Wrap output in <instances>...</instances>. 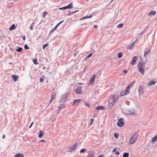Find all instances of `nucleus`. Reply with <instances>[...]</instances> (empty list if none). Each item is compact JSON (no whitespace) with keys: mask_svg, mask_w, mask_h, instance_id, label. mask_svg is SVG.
I'll return each instance as SVG.
<instances>
[{"mask_svg":"<svg viewBox=\"0 0 157 157\" xmlns=\"http://www.w3.org/2000/svg\"><path fill=\"white\" fill-rule=\"evenodd\" d=\"M63 21H61L60 22H59V23L57 25H56V26H59V25L60 24H61L62 22H63Z\"/></svg>","mask_w":157,"mask_h":157,"instance_id":"47","label":"nucleus"},{"mask_svg":"<svg viewBox=\"0 0 157 157\" xmlns=\"http://www.w3.org/2000/svg\"><path fill=\"white\" fill-rule=\"evenodd\" d=\"M142 36V33H140V34H138L136 36V38L137 39L136 40H137L138 39H139L140 37Z\"/></svg>","mask_w":157,"mask_h":157,"instance_id":"29","label":"nucleus"},{"mask_svg":"<svg viewBox=\"0 0 157 157\" xmlns=\"http://www.w3.org/2000/svg\"><path fill=\"white\" fill-rule=\"evenodd\" d=\"M124 113L127 115H135L136 111L134 109H132L130 110H125L124 111Z\"/></svg>","mask_w":157,"mask_h":157,"instance_id":"4","label":"nucleus"},{"mask_svg":"<svg viewBox=\"0 0 157 157\" xmlns=\"http://www.w3.org/2000/svg\"><path fill=\"white\" fill-rule=\"evenodd\" d=\"M47 13V12H44L43 13V18H44L45 17V16Z\"/></svg>","mask_w":157,"mask_h":157,"instance_id":"37","label":"nucleus"},{"mask_svg":"<svg viewBox=\"0 0 157 157\" xmlns=\"http://www.w3.org/2000/svg\"><path fill=\"white\" fill-rule=\"evenodd\" d=\"M96 76V75H94V76L92 78H91V79L90 80L89 83H88L89 85H91L94 83L95 78Z\"/></svg>","mask_w":157,"mask_h":157,"instance_id":"11","label":"nucleus"},{"mask_svg":"<svg viewBox=\"0 0 157 157\" xmlns=\"http://www.w3.org/2000/svg\"><path fill=\"white\" fill-rule=\"evenodd\" d=\"M43 136L42 133V130H40L39 132V137L40 138H41Z\"/></svg>","mask_w":157,"mask_h":157,"instance_id":"26","label":"nucleus"},{"mask_svg":"<svg viewBox=\"0 0 157 157\" xmlns=\"http://www.w3.org/2000/svg\"><path fill=\"white\" fill-rule=\"evenodd\" d=\"M119 96L117 95H113L110 97L109 100L108 107L110 109L114 105V103L116 102L118 100Z\"/></svg>","mask_w":157,"mask_h":157,"instance_id":"1","label":"nucleus"},{"mask_svg":"<svg viewBox=\"0 0 157 157\" xmlns=\"http://www.w3.org/2000/svg\"><path fill=\"white\" fill-rule=\"evenodd\" d=\"M63 21H61L60 22H59V23L57 25H56V26H59V25L60 24H61L62 22H63Z\"/></svg>","mask_w":157,"mask_h":157,"instance_id":"44","label":"nucleus"},{"mask_svg":"<svg viewBox=\"0 0 157 157\" xmlns=\"http://www.w3.org/2000/svg\"><path fill=\"white\" fill-rule=\"evenodd\" d=\"M123 25L122 23L120 24L117 26V27L118 28H121L123 26Z\"/></svg>","mask_w":157,"mask_h":157,"instance_id":"35","label":"nucleus"},{"mask_svg":"<svg viewBox=\"0 0 157 157\" xmlns=\"http://www.w3.org/2000/svg\"><path fill=\"white\" fill-rule=\"evenodd\" d=\"M68 5L65 6V7L66 8V9H69V7H68Z\"/></svg>","mask_w":157,"mask_h":157,"instance_id":"58","label":"nucleus"},{"mask_svg":"<svg viewBox=\"0 0 157 157\" xmlns=\"http://www.w3.org/2000/svg\"><path fill=\"white\" fill-rule=\"evenodd\" d=\"M89 157H94V156L93 155H90L89 156Z\"/></svg>","mask_w":157,"mask_h":157,"instance_id":"61","label":"nucleus"},{"mask_svg":"<svg viewBox=\"0 0 157 157\" xmlns=\"http://www.w3.org/2000/svg\"><path fill=\"white\" fill-rule=\"evenodd\" d=\"M34 24V23H32L30 27V29L31 30H33V26Z\"/></svg>","mask_w":157,"mask_h":157,"instance_id":"36","label":"nucleus"},{"mask_svg":"<svg viewBox=\"0 0 157 157\" xmlns=\"http://www.w3.org/2000/svg\"><path fill=\"white\" fill-rule=\"evenodd\" d=\"M71 150H75L76 149V145H72L71 147Z\"/></svg>","mask_w":157,"mask_h":157,"instance_id":"25","label":"nucleus"},{"mask_svg":"<svg viewBox=\"0 0 157 157\" xmlns=\"http://www.w3.org/2000/svg\"><path fill=\"white\" fill-rule=\"evenodd\" d=\"M40 142H45V141L44 140H40Z\"/></svg>","mask_w":157,"mask_h":157,"instance_id":"60","label":"nucleus"},{"mask_svg":"<svg viewBox=\"0 0 157 157\" xmlns=\"http://www.w3.org/2000/svg\"><path fill=\"white\" fill-rule=\"evenodd\" d=\"M123 56V53L120 52L118 53V57L119 58H120L122 57Z\"/></svg>","mask_w":157,"mask_h":157,"instance_id":"32","label":"nucleus"},{"mask_svg":"<svg viewBox=\"0 0 157 157\" xmlns=\"http://www.w3.org/2000/svg\"><path fill=\"white\" fill-rule=\"evenodd\" d=\"M145 63L144 62H139L138 65V70L140 73L143 75L144 74Z\"/></svg>","mask_w":157,"mask_h":157,"instance_id":"2","label":"nucleus"},{"mask_svg":"<svg viewBox=\"0 0 157 157\" xmlns=\"http://www.w3.org/2000/svg\"><path fill=\"white\" fill-rule=\"evenodd\" d=\"M65 107V105L64 104H62L60 105L58 107V109L56 111V113L57 114H59V111L61 110Z\"/></svg>","mask_w":157,"mask_h":157,"instance_id":"9","label":"nucleus"},{"mask_svg":"<svg viewBox=\"0 0 157 157\" xmlns=\"http://www.w3.org/2000/svg\"><path fill=\"white\" fill-rule=\"evenodd\" d=\"M85 104L86 106L88 107H90L89 104L88 102H85Z\"/></svg>","mask_w":157,"mask_h":157,"instance_id":"41","label":"nucleus"},{"mask_svg":"<svg viewBox=\"0 0 157 157\" xmlns=\"http://www.w3.org/2000/svg\"><path fill=\"white\" fill-rule=\"evenodd\" d=\"M151 49H149V50H146L144 51V57H146L147 55L150 52Z\"/></svg>","mask_w":157,"mask_h":157,"instance_id":"14","label":"nucleus"},{"mask_svg":"<svg viewBox=\"0 0 157 157\" xmlns=\"http://www.w3.org/2000/svg\"><path fill=\"white\" fill-rule=\"evenodd\" d=\"M126 20H128V18H126Z\"/></svg>","mask_w":157,"mask_h":157,"instance_id":"64","label":"nucleus"},{"mask_svg":"<svg viewBox=\"0 0 157 157\" xmlns=\"http://www.w3.org/2000/svg\"><path fill=\"white\" fill-rule=\"evenodd\" d=\"M157 140V137L156 136H155L152 139L151 142H154L156 141Z\"/></svg>","mask_w":157,"mask_h":157,"instance_id":"23","label":"nucleus"},{"mask_svg":"<svg viewBox=\"0 0 157 157\" xmlns=\"http://www.w3.org/2000/svg\"><path fill=\"white\" fill-rule=\"evenodd\" d=\"M115 152V154L116 155H119V151H116Z\"/></svg>","mask_w":157,"mask_h":157,"instance_id":"48","label":"nucleus"},{"mask_svg":"<svg viewBox=\"0 0 157 157\" xmlns=\"http://www.w3.org/2000/svg\"><path fill=\"white\" fill-rule=\"evenodd\" d=\"M33 123V122H32L31 123V124L29 126V128H31L32 127V126Z\"/></svg>","mask_w":157,"mask_h":157,"instance_id":"50","label":"nucleus"},{"mask_svg":"<svg viewBox=\"0 0 157 157\" xmlns=\"http://www.w3.org/2000/svg\"><path fill=\"white\" fill-rule=\"evenodd\" d=\"M58 26H56V25L54 28L50 32V33L49 34V35H50L54 31L56 30V28Z\"/></svg>","mask_w":157,"mask_h":157,"instance_id":"30","label":"nucleus"},{"mask_svg":"<svg viewBox=\"0 0 157 157\" xmlns=\"http://www.w3.org/2000/svg\"><path fill=\"white\" fill-rule=\"evenodd\" d=\"M98 27V26L97 25H94V27L96 28H97Z\"/></svg>","mask_w":157,"mask_h":157,"instance_id":"56","label":"nucleus"},{"mask_svg":"<svg viewBox=\"0 0 157 157\" xmlns=\"http://www.w3.org/2000/svg\"><path fill=\"white\" fill-rule=\"evenodd\" d=\"M144 87L142 85H140L139 86L138 90V92L139 96L142 95L144 93Z\"/></svg>","mask_w":157,"mask_h":157,"instance_id":"8","label":"nucleus"},{"mask_svg":"<svg viewBox=\"0 0 157 157\" xmlns=\"http://www.w3.org/2000/svg\"><path fill=\"white\" fill-rule=\"evenodd\" d=\"M11 77L13 78V80L14 82H16L18 78V76L14 75H12Z\"/></svg>","mask_w":157,"mask_h":157,"instance_id":"19","label":"nucleus"},{"mask_svg":"<svg viewBox=\"0 0 157 157\" xmlns=\"http://www.w3.org/2000/svg\"><path fill=\"white\" fill-rule=\"evenodd\" d=\"M116 150H117V149L116 148H114L113 149V152H116Z\"/></svg>","mask_w":157,"mask_h":157,"instance_id":"51","label":"nucleus"},{"mask_svg":"<svg viewBox=\"0 0 157 157\" xmlns=\"http://www.w3.org/2000/svg\"><path fill=\"white\" fill-rule=\"evenodd\" d=\"M24 155L22 154L18 153L14 155V157H24Z\"/></svg>","mask_w":157,"mask_h":157,"instance_id":"16","label":"nucleus"},{"mask_svg":"<svg viewBox=\"0 0 157 157\" xmlns=\"http://www.w3.org/2000/svg\"><path fill=\"white\" fill-rule=\"evenodd\" d=\"M78 11H79L78 10H76V11H73V12H72V13H76V12H78Z\"/></svg>","mask_w":157,"mask_h":157,"instance_id":"52","label":"nucleus"},{"mask_svg":"<svg viewBox=\"0 0 157 157\" xmlns=\"http://www.w3.org/2000/svg\"><path fill=\"white\" fill-rule=\"evenodd\" d=\"M137 41V40L135 41L132 44H129L127 47V48L129 49H132L134 48L135 46V43Z\"/></svg>","mask_w":157,"mask_h":157,"instance_id":"12","label":"nucleus"},{"mask_svg":"<svg viewBox=\"0 0 157 157\" xmlns=\"http://www.w3.org/2000/svg\"><path fill=\"white\" fill-rule=\"evenodd\" d=\"M23 40H25V36H24L23 38Z\"/></svg>","mask_w":157,"mask_h":157,"instance_id":"57","label":"nucleus"},{"mask_svg":"<svg viewBox=\"0 0 157 157\" xmlns=\"http://www.w3.org/2000/svg\"><path fill=\"white\" fill-rule=\"evenodd\" d=\"M114 136L116 139H117L119 137V135L117 133H115L114 134Z\"/></svg>","mask_w":157,"mask_h":157,"instance_id":"34","label":"nucleus"},{"mask_svg":"<svg viewBox=\"0 0 157 157\" xmlns=\"http://www.w3.org/2000/svg\"><path fill=\"white\" fill-rule=\"evenodd\" d=\"M156 13V12L155 11L152 10L150 11L148 15V16H149L150 15H154Z\"/></svg>","mask_w":157,"mask_h":157,"instance_id":"20","label":"nucleus"},{"mask_svg":"<svg viewBox=\"0 0 157 157\" xmlns=\"http://www.w3.org/2000/svg\"><path fill=\"white\" fill-rule=\"evenodd\" d=\"M93 16V15H90L89 16H86V17H82V18L81 19H80V20H81L82 19H87V18H91Z\"/></svg>","mask_w":157,"mask_h":157,"instance_id":"22","label":"nucleus"},{"mask_svg":"<svg viewBox=\"0 0 157 157\" xmlns=\"http://www.w3.org/2000/svg\"><path fill=\"white\" fill-rule=\"evenodd\" d=\"M89 58V57L88 56H86L85 58V59H87V58Z\"/></svg>","mask_w":157,"mask_h":157,"instance_id":"62","label":"nucleus"},{"mask_svg":"<svg viewBox=\"0 0 157 157\" xmlns=\"http://www.w3.org/2000/svg\"><path fill=\"white\" fill-rule=\"evenodd\" d=\"M89 58V57L88 56H86L85 58V59H87V58Z\"/></svg>","mask_w":157,"mask_h":157,"instance_id":"63","label":"nucleus"},{"mask_svg":"<svg viewBox=\"0 0 157 157\" xmlns=\"http://www.w3.org/2000/svg\"><path fill=\"white\" fill-rule=\"evenodd\" d=\"M156 83V82L154 80H151L149 82L148 84V86H151L154 85Z\"/></svg>","mask_w":157,"mask_h":157,"instance_id":"15","label":"nucleus"},{"mask_svg":"<svg viewBox=\"0 0 157 157\" xmlns=\"http://www.w3.org/2000/svg\"><path fill=\"white\" fill-rule=\"evenodd\" d=\"M15 28V25L14 24L12 25L11 26L9 30L10 31H12Z\"/></svg>","mask_w":157,"mask_h":157,"instance_id":"24","label":"nucleus"},{"mask_svg":"<svg viewBox=\"0 0 157 157\" xmlns=\"http://www.w3.org/2000/svg\"><path fill=\"white\" fill-rule=\"evenodd\" d=\"M43 80H43V79L42 78H40V82H42L43 81Z\"/></svg>","mask_w":157,"mask_h":157,"instance_id":"49","label":"nucleus"},{"mask_svg":"<svg viewBox=\"0 0 157 157\" xmlns=\"http://www.w3.org/2000/svg\"><path fill=\"white\" fill-rule=\"evenodd\" d=\"M130 90L128 88H127L125 90L121 92L120 93V96H122L126 95H127L129 94V93Z\"/></svg>","mask_w":157,"mask_h":157,"instance_id":"6","label":"nucleus"},{"mask_svg":"<svg viewBox=\"0 0 157 157\" xmlns=\"http://www.w3.org/2000/svg\"><path fill=\"white\" fill-rule=\"evenodd\" d=\"M82 88L81 86H79L78 87L76 90L75 92L78 94H82Z\"/></svg>","mask_w":157,"mask_h":157,"instance_id":"10","label":"nucleus"},{"mask_svg":"<svg viewBox=\"0 0 157 157\" xmlns=\"http://www.w3.org/2000/svg\"><path fill=\"white\" fill-rule=\"evenodd\" d=\"M138 136L139 134L138 132H135L130 139L129 141V144H132L135 143L137 141Z\"/></svg>","mask_w":157,"mask_h":157,"instance_id":"3","label":"nucleus"},{"mask_svg":"<svg viewBox=\"0 0 157 157\" xmlns=\"http://www.w3.org/2000/svg\"><path fill=\"white\" fill-rule=\"evenodd\" d=\"M136 59L137 57L136 56H135L133 57L132 60L131 62L132 65H134L135 64Z\"/></svg>","mask_w":157,"mask_h":157,"instance_id":"13","label":"nucleus"},{"mask_svg":"<svg viewBox=\"0 0 157 157\" xmlns=\"http://www.w3.org/2000/svg\"><path fill=\"white\" fill-rule=\"evenodd\" d=\"M92 53H90V54L89 55H88V56L89 57H90L92 56Z\"/></svg>","mask_w":157,"mask_h":157,"instance_id":"55","label":"nucleus"},{"mask_svg":"<svg viewBox=\"0 0 157 157\" xmlns=\"http://www.w3.org/2000/svg\"><path fill=\"white\" fill-rule=\"evenodd\" d=\"M129 154L128 153L125 152L123 155V157H128Z\"/></svg>","mask_w":157,"mask_h":157,"instance_id":"28","label":"nucleus"},{"mask_svg":"<svg viewBox=\"0 0 157 157\" xmlns=\"http://www.w3.org/2000/svg\"><path fill=\"white\" fill-rule=\"evenodd\" d=\"M104 109V107L103 106H101L97 107L96 108V109L97 110H103Z\"/></svg>","mask_w":157,"mask_h":157,"instance_id":"21","label":"nucleus"},{"mask_svg":"<svg viewBox=\"0 0 157 157\" xmlns=\"http://www.w3.org/2000/svg\"><path fill=\"white\" fill-rule=\"evenodd\" d=\"M69 9H71L73 8V4L72 3H70L68 5Z\"/></svg>","mask_w":157,"mask_h":157,"instance_id":"33","label":"nucleus"},{"mask_svg":"<svg viewBox=\"0 0 157 157\" xmlns=\"http://www.w3.org/2000/svg\"><path fill=\"white\" fill-rule=\"evenodd\" d=\"M5 137V135H3V136H2V139H4Z\"/></svg>","mask_w":157,"mask_h":157,"instance_id":"59","label":"nucleus"},{"mask_svg":"<svg viewBox=\"0 0 157 157\" xmlns=\"http://www.w3.org/2000/svg\"><path fill=\"white\" fill-rule=\"evenodd\" d=\"M52 97L51 100V101H50V103L52 102V100H53V95H52Z\"/></svg>","mask_w":157,"mask_h":157,"instance_id":"53","label":"nucleus"},{"mask_svg":"<svg viewBox=\"0 0 157 157\" xmlns=\"http://www.w3.org/2000/svg\"><path fill=\"white\" fill-rule=\"evenodd\" d=\"M63 21H61L60 22H59V23L57 25H56V26H59V25L60 24H61L62 22H63Z\"/></svg>","mask_w":157,"mask_h":157,"instance_id":"46","label":"nucleus"},{"mask_svg":"<svg viewBox=\"0 0 157 157\" xmlns=\"http://www.w3.org/2000/svg\"><path fill=\"white\" fill-rule=\"evenodd\" d=\"M63 21H61L60 22H59V23L57 25H56V26H59V25L60 24H61L62 22H63Z\"/></svg>","mask_w":157,"mask_h":157,"instance_id":"45","label":"nucleus"},{"mask_svg":"<svg viewBox=\"0 0 157 157\" xmlns=\"http://www.w3.org/2000/svg\"><path fill=\"white\" fill-rule=\"evenodd\" d=\"M48 46V44H45V45H43V49L44 50L45 47H47V46Z\"/></svg>","mask_w":157,"mask_h":157,"instance_id":"43","label":"nucleus"},{"mask_svg":"<svg viewBox=\"0 0 157 157\" xmlns=\"http://www.w3.org/2000/svg\"><path fill=\"white\" fill-rule=\"evenodd\" d=\"M117 125L120 127H122L124 125V123L123 121V119L122 118H120L119 119L117 122Z\"/></svg>","mask_w":157,"mask_h":157,"instance_id":"7","label":"nucleus"},{"mask_svg":"<svg viewBox=\"0 0 157 157\" xmlns=\"http://www.w3.org/2000/svg\"><path fill=\"white\" fill-rule=\"evenodd\" d=\"M33 63L35 64H37L38 63L37 62V59H35L33 60Z\"/></svg>","mask_w":157,"mask_h":157,"instance_id":"38","label":"nucleus"},{"mask_svg":"<svg viewBox=\"0 0 157 157\" xmlns=\"http://www.w3.org/2000/svg\"><path fill=\"white\" fill-rule=\"evenodd\" d=\"M135 82L136 81L132 82V83L127 87V88H128L130 90V89L134 85Z\"/></svg>","mask_w":157,"mask_h":157,"instance_id":"17","label":"nucleus"},{"mask_svg":"<svg viewBox=\"0 0 157 157\" xmlns=\"http://www.w3.org/2000/svg\"><path fill=\"white\" fill-rule=\"evenodd\" d=\"M16 50L18 52H21L22 51V48L19 47L18 49H16Z\"/></svg>","mask_w":157,"mask_h":157,"instance_id":"27","label":"nucleus"},{"mask_svg":"<svg viewBox=\"0 0 157 157\" xmlns=\"http://www.w3.org/2000/svg\"><path fill=\"white\" fill-rule=\"evenodd\" d=\"M24 48L26 49H29V47H28V45L27 44L25 45Z\"/></svg>","mask_w":157,"mask_h":157,"instance_id":"39","label":"nucleus"},{"mask_svg":"<svg viewBox=\"0 0 157 157\" xmlns=\"http://www.w3.org/2000/svg\"><path fill=\"white\" fill-rule=\"evenodd\" d=\"M86 151H87V150L86 149H85V148H83L80 150V152L81 153H84Z\"/></svg>","mask_w":157,"mask_h":157,"instance_id":"31","label":"nucleus"},{"mask_svg":"<svg viewBox=\"0 0 157 157\" xmlns=\"http://www.w3.org/2000/svg\"><path fill=\"white\" fill-rule=\"evenodd\" d=\"M81 101V100L80 99L75 100L73 103V105H78Z\"/></svg>","mask_w":157,"mask_h":157,"instance_id":"18","label":"nucleus"},{"mask_svg":"<svg viewBox=\"0 0 157 157\" xmlns=\"http://www.w3.org/2000/svg\"><path fill=\"white\" fill-rule=\"evenodd\" d=\"M69 93L67 92L63 94L61 96L60 99L59 100V101L60 103L65 101L66 98L67 96L68 95Z\"/></svg>","mask_w":157,"mask_h":157,"instance_id":"5","label":"nucleus"},{"mask_svg":"<svg viewBox=\"0 0 157 157\" xmlns=\"http://www.w3.org/2000/svg\"><path fill=\"white\" fill-rule=\"evenodd\" d=\"M59 9L60 10H62L66 9V8L65 7V6H64L63 7L59 8Z\"/></svg>","mask_w":157,"mask_h":157,"instance_id":"42","label":"nucleus"},{"mask_svg":"<svg viewBox=\"0 0 157 157\" xmlns=\"http://www.w3.org/2000/svg\"><path fill=\"white\" fill-rule=\"evenodd\" d=\"M123 72H124V73H125V74H126L127 73L128 71H127V70H124V71Z\"/></svg>","mask_w":157,"mask_h":157,"instance_id":"54","label":"nucleus"},{"mask_svg":"<svg viewBox=\"0 0 157 157\" xmlns=\"http://www.w3.org/2000/svg\"><path fill=\"white\" fill-rule=\"evenodd\" d=\"M94 121V119H91L90 120V124L91 125L92 124Z\"/></svg>","mask_w":157,"mask_h":157,"instance_id":"40","label":"nucleus"}]
</instances>
